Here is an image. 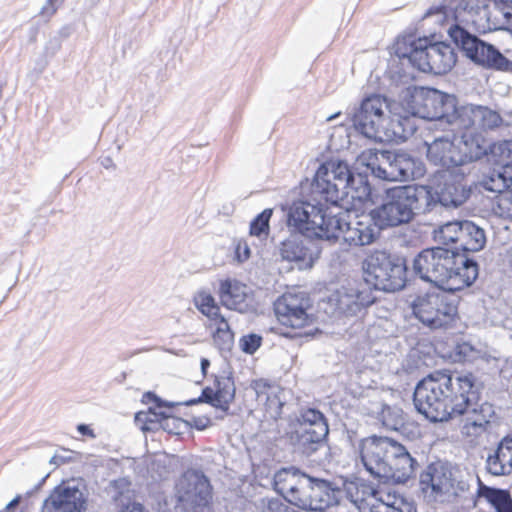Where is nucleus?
Returning a JSON list of instances; mask_svg holds the SVG:
<instances>
[{
	"mask_svg": "<svg viewBox=\"0 0 512 512\" xmlns=\"http://www.w3.org/2000/svg\"><path fill=\"white\" fill-rule=\"evenodd\" d=\"M388 489H375L373 486L362 483L359 491V502H356L355 508L358 510L369 508L376 512L380 504V494L387 493Z\"/></svg>",
	"mask_w": 512,
	"mask_h": 512,
	"instance_id": "42",
	"label": "nucleus"
},
{
	"mask_svg": "<svg viewBox=\"0 0 512 512\" xmlns=\"http://www.w3.org/2000/svg\"><path fill=\"white\" fill-rule=\"evenodd\" d=\"M486 244V234L483 228L472 221L463 220L459 239V250L478 252Z\"/></svg>",
	"mask_w": 512,
	"mask_h": 512,
	"instance_id": "29",
	"label": "nucleus"
},
{
	"mask_svg": "<svg viewBox=\"0 0 512 512\" xmlns=\"http://www.w3.org/2000/svg\"><path fill=\"white\" fill-rule=\"evenodd\" d=\"M142 416L145 417L147 424L143 427L144 430H153L159 427L169 434L178 435L182 432V429L186 427V422L181 418L166 415L163 412L157 414L150 411L147 414H138L136 420L140 421Z\"/></svg>",
	"mask_w": 512,
	"mask_h": 512,
	"instance_id": "30",
	"label": "nucleus"
},
{
	"mask_svg": "<svg viewBox=\"0 0 512 512\" xmlns=\"http://www.w3.org/2000/svg\"><path fill=\"white\" fill-rule=\"evenodd\" d=\"M341 218L328 213L320 203L298 201L288 212V226L308 238L333 241L338 239Z\"/></svg>",
	"mask_w": 512,
	"mask_h": 512,
	"instance_id": "8",
	"label": "nucleus"
},
{
	"mask_svg": "<svg viewBox=\"0 0 512 512\" xmlns=\"http://www.w3.org/2000/svg\"><path fill=\"white\" fill-rule=\"evenodd\" d=\"M234 397L235 385L233 380L230 377H219L215 380V389L209 387L205 388L200 399L192 400L188 404L204 401L221 409L223 412H227Z\"/></svg>",
	"mask_w": 512,
	"mask_h": 512,
	"instance_id": "25",
	"label": "nucleus"
},
{
	"mask_svg": "<svg viewBox=\"0 0 512 512\" xmlns=\"http://www.w3.org/2000/svg\"><path fill=\"white\" fill-rule=\"evenodd\" d=\"M194 302L200 312L206 315L209 319L218 321V319L222 317L219 313L220 308L217 306L214 298L210 294L200 292L195 296Z\"/></svg>",
	"mask_w": 512,
	"mask_h": 512,
	"instance_id": "44",
	"label": "nucleus"
},
{
	"mask_svg": "<svg viewBox=\"0 0 512 512\" xmlns=\"http://www.w3.org/2000/svg\"><path fill=\"white\" fill-rule=\"evenodd\" d=\"M88 489L84 481L71 480L54 488L42 505V512H85Z\"/></svg>",
	"mask_w": 512,
	"mask_h": 512,
	"instance_id": "16",
	"label": "nucleus"
},
{
	"mask_svg": "<svg viewBox=\"0 0 512 512\" xmlns=\"http://www.w3.org/2000/svg\"><path fill=\"white\" fill-rule=\"evenodd\" d=\"M401 106L411 116L439 121L455 129L459 108L455 95L434 88H407L401 96Z\"/></svg>",
	"mask_w": 512,
	"mask_h": 512,
	"instance_id": "7",
	"label": "nucleus"
},
{
	"mask_svg": "<svg viewBox=\"0 0 512 512\" xmlns=\"http://www.w3.org/2000/svg\"><path fill=\"white\" fill-rule=\"evenodd\" d=\"M386 153L387 150L368 149L360 154L358 162L360 165L366 166L375 177L382 179Z\"/></svg>",
	"mask_w": 512,
	"mask_h": 512,
	"instance_id": "41",
	"label": "nucleus"
},
{
	"mask_svg": "<svg viewBox=\"0 0 512 512\" xmlns=\"http://www.w3.org/2000/svg\"><path fill=\"white\" fill-rule=\"evenodd\" d=\"M353 182V174L346 162L330 160L318 168L312 183V193L326 202L337 204L348 196Z\"/></svg>",
	"mask_w": 512,
	"mask_h": 512,
	"instance_id": "12",
	"label": "nucleus"
},
{
	"mask_svg": "<svg viewBox=\"0 0 512 512\" xmlns=\"http://www.w3.org/2000/svg\"><path fill=\"white\" fill-rule=\"evenodd\" d=\"M395 54L422 72L445 74L457 60L455 49L445 42L431 43L426 37L416 39L413 35L399 37L395 43Z\"/></svg>",
	"mask_w": 512,
	"mask_h": 512,
	"instance_id": "5",
	"label": "nucleus"
},
{
	"mask_svg": "<svg viewBox=\"0 0 512 512\" xmlns=\"http://www.w3.org/2000/svg\"><path fill=\"white\" fill-rule=\"evenodd\" d=\"M473 405L468 409L465 421L461 427V433L467 437H478L487 431L490 419L494 416L493 405L484 402L476 407Z\"/></svg>",
	"mask_w": 512,
	"mask_h": 512,
	"instance_id": "27",
	"label": "nucleus"
},
{
	"mask_svg": "<svg viewBox=\"0 0 512 512\" xmlns=\"http://www.w3.org/2000/svg\"><path fill=\"white\" fill-rule=\"evenodd\" d=\"M456 353L459 356V360L471 361L476 351L469 343H462L456 347Z\"/></svg>",
	"mask_w": 512,
	"mask_h": 512,
	"instance_id": "51",
	"label": "nucleus"
},
{
	"mask_svg": "<svg viewBox=\"0 0 512 512\" xmlns=\"http://www.w3.org/2000/svg\"><path fill=\"white\" fill-rule=\"evenodd\" d=\"M339 115H340V112H338V113H336V114H334V115H331V116H329V117L327 118V121H331V120H333L334 118L338 117Z\"/></svg>",
	"mask_w": 512,
	"mask_h": 512,
	"instance_id": "62",
	"label": "nucleus"
},
{
	"mask_svg": "<svg viewBox=\"0 0 512 512\" xmlns=\"http://www.w3.org/2000/svg\"><path fill=\"white\" fill-rule=\"evenodd\" d=\"M448 34L465 56L478 65L494 69L498 59L503 60L501 52L492 44L481 40L459 25L451 26Z\"/></svg>",
	"mask_w": 512,
	"mask_h": 512,
	"instance_id": "17",
	"label": "nucleus"
},
{
	"mask_svg": "<svg viewBox=\"0 0 512 512\" xmlns=\"http://www.w3.org/2000/svg\"><path fill=\"white\" fill-rule=\"evenodd\" d=\"M433 14V12L430 10L429 12H427L426 16H431Z\"/></svg>",
	"mask_w": 512,
	"mask_h": 512,
	"instance_id": "63",
	"label": "nucleus"
},
{
	"mask_svg": "<svg viewBox=\"0 0 512 512\" xmlns=\"http://www.w3.org/2000/svg\"><path fill=\"white\" fill-rule=\"evenodd\" d=\"M110 491L112 493V498L115 501H120L130 492V482L126 478H119L114 480L110 484Z\"/></svg>",
	"mask_w": 512,
	"mask_h": 512,
	"instance_id": "49",
	"label": "nucleus"
},
{
	"mask_svg": "<svg viewBox=\"0 0 512 512\" xmlns=\"http://www.w3.org/2000/svg\"><path fill=\"white\" fill-rule=\"evenodd\" d=\"M63 3L64 0H45L39 11V16L46 20L51 19L56 14L58 9L63 5Z\"/></svg>",
	"mask_w": 512,
	"mask_h": 512,
	"instance_id": "50",
	"label": "nucleus"
},
{
	"mask_svg": "<svg viewBox=\"0 0 512 512\" xmlns=\"http://www.w3.org/2000/svg\"><path fill=\"white\" fill-rule=\"evenodd\" d=\"M502 59H498L494 69L512 73V61L508 60L504 55H502Z\"/></svg>",
	"mask_w": 512,
	"mask_h": 512,
	"instance_id": "53",
	"label": "nucleus"
},
{
	"mask_svg": "<svg viewBox=\"0 0 512 512\" xmlns=\"http://www.w3.org/2000/svg\"><path fill=\"white\" fill-rule=\"evenodd\" d=\"M462 221H449L439 225L433 231L434 240L441 245L455 244L454 251L459 250V239Z\"/></svg>",
	"mask_w": 512,
	"mask_h": 512,
	"instance_id": "38",
	"label": "nucleus"
},
{
	"mask_svg": "<svg viewBox=\"0 0 512 512\" xmlns=\"http://www.w3.org/2000/svg\"><path fill=\"white\" fill-rule=\"evenodd\" d=\"M175 497L189 512H213V488L199 469H187L175 484Z\"/></svg>",
	"mask_w": 512,
	"mask_h": 512,
	"instance_id": "13",
	"label": "nucleus"
},
{
	"mask_svg": "<svg viewBox=\"0 0 512 512\" xmlns=\"http://www.w3.org/2000/svg\"><path fill=\"white\" fill-rule=\"evenodd\" d=\"M195 427L199 430H203L210 425V420L207 418H196L194 419Z\"/></svg>",
	"mask_w": 512,
	"mask_h": 512,
	"instance_id": "56",
	"label": "nucleus"
},
{
	"mask_svg": "<svg viewBox=\"0 0 512 512\" xmlns=\"http://www.w3.org/2000/svg\"><path fill=\"white\" fill-rule=\"evenodd\" d=\"M486 16L490 30H506L512 35V8L494 5Z\"/></svg>",
	"mask_w": 512,
	"mask_h": 512,
	"instance_id": "39",
	"label": "nucleus"
},
{
	"mask_svg": "<svg viewBox=\"0 0 512 512\" xmlns=\"http://www.w3.org/2000/svg\"><path fill=\"white\" fill-rule=\"evenodd\" d=\"M380 504L376 512H417L413 501L388 489L387 493L380 494Z\"/></svg>",
	"mask_w": 512,
	"mask_h": 512,
	"instance_id": "35",
	"label": "nucleus"
},
{
	"mask_svg": "<svg viewBox=\"0 0 512 512\" xmlns=\"http://www.w3.org/2000/svg\"><path fill=\"white\" fill-rule=\"evenodd\" d=\"M431 196L424 186H396L386 190L382 204L373 215L380 228L409 223L415 214L429 212Z\"/></svg>",
	"mask_w": 512,
	"mask_h": 512,
	"instance_id": "4",
	"label": "nucleus"
},
{
	"mask_svg": "<svg viewBox=\"0 0 512 512\" xmlns=\"http://www.w3.org/2000/svg\"><path fill=\"white\" fill-rule=\"evenodd\" d=\"M482 186L491 192L500 193L512 186V165L494 167L482 180Z\"/></svg>",
	"mask_w": 512,
	"mask_h": 512,
	"instance_id": "32",
	"label": "nucleus"
},
{
	"mask_svg": "<svg viewBox=\"0 0 512 512\" xmlns=\"http://www.w3.org/2000/svg\"><path fill=\"white\" fill-rule=\"evenodd\" d=\"M102 165L106 168H115V164L113 163V160L109 157L102 160Z\"/></svg>",
	"mask_w": 512,
	"mask_h": 512,
	"instance_id": "59",
	"label": "nucleus"
},
{
	"mask_svg": "<svg viewBox=\"0 0 512 512\" xmlns=\"http://www.w3.org/2000/svg\"><path fill=\"white\" fill-rule=\"evenodd\" d=\"M413 271L421 280L455 292L476 280L478 265L454 250L435 247L422 250L414 258Z\"/></svg>",
	"mask_w": 512,
	"mask_h": 512,
	"instance_id": "2",
	"label": "nucleus"
},
{
	"mask_svg": "<svg viewBox=\"0 0 512 512\" xmlns=\"http://www.w3.org/2000/svg\"><path fill=\"white\" fill-rule=\"evenodd\" d=\"M272 214L273 210L270 208L264 209L258 214L250 224V234L257 237H266L269 233V222Z\"/></svg>",
	"mask_w": 512,
	"mask_h": 512,
	"instance_id": "45",
	"label": "nucleus"
},
{
	"mask_svg": "<svg viewBox=\"0 0 512 512\" xmlns=\"http://www.w3.org/2000/svg\"><path fill=\"white\" fill-rule=\"evenodd\" d=\"M359 451L361 462L374 478L404 483L414 473L415 459L403 445L388 437L362 439Z\"/></svg>",
	"mask_w": 512,
	"mask_h": 512,
	"instance_id": "3",
	"label": "nucleus"
},
{
	"mask_svg": "<svg viewBox=\"0 0 512 512\" xmlns=\"http://www.w3.org/2000/svg\"><path fill=\"white\" fill-rule=\"evenodd\" d=\"M365 281L377 290L395 292L406 284L405 260L384 251H374L363 261Z\"/></svg>",
	"mask_w": 512,
	"mask_h": 512,
	"instance_id": "9",
	"label": "nucleus"
},
{
	"mask_svg": "<svg viewBox=\"0 0 512 512\" xmlns=\"http://www.w3.org/2000/svg\"><path fill=\"white\" fill-rule=\"evenodd\" d=\"M385 159L382 180L408 181L424 174L422 163L405 152L387 151Z\"/></svg>",
	"mask_w": 512,
	"mask_h": 512,
	"instance_id": "21",
	"label": "nucleus"
},
{
	"mask_svg": "<svg viewBox=\"0 0 512 512\" xmlns=\"http://www.w3.org/2000/svg\"><path fill=\"white\" fill-rule=\"evenodd\" d=\"M431 196L429 201V211L438 204L443 207L457 208L461 206L470 196V189L465 185L455 181H444L439 183L436 188L424 186Z\"/></svg>",
	"mask_w": 512,
	"mask_h": 512,
	"instance_id": "23",
	"label": "nucleus"
},
{
	"mask_svg": "<svg viewBox=\"0 0 512 512\" xmlns=\"http://www.w3.org/2000/svg\"><path fill=\"white\" fill-rule=\"evenodd\" d=\"M503 124V118L488 106L466 103L459 105L455 129L462 133L482 135L479 131H493Z\"/></svg>",
	"mask_w": 512,
	"mask_h": 512,
	"instance_id": "18",
	"label": "nucleus"
},
{
	"mask_svg": "<svg viewBox=\"0 0 512 512\" xmlns=\"http://www.w3.org/2000/svg\"><path fill=\"white\" fill-rule=\"evenodd\" d=\"M389 103L386 97L373 94L364 98L349 113L356 132L373 141H383Z\"/></svg>",
	"mask_w": 512,
	"mask_h": 512,
	"instance_id": "11",
	"label": "nucleus"
},
{
	"mask_svg": "<svg viewBox=\"0 0 512 512\" xmlns=\"http://www.w3.org/2000/svg\"><path fill=\"white\" fill-rule=\"evenodd\" d=\"M479 494L485 497L497 512H512V498L506 490L480 485Z\"/></svg>",
	"mask_w": 512,
	"mask_h": 512,
	"instance_id": "40",
	"label": "nucleus"
},
{
	"mask_svg": "<svg viewBox=\"0 0 512 512\" xmlns=\"http://www.w3.org/2000/svg\"><path fill=\"white\" fill-rule=\"evenodd\" d=\"M209 365H210V362H209V360H208V359L203 358V359L201 360V370H202V372H203L204 374L206 373V370H207V368L209 367Z\"/></svg>",
	"mask_w": 512,
	"mask_h": 512,
	"instance_id": "60",
	"label": "nucleus"
},
{
	"mask_svg": "<svg viewBox=\"0 0 512 512\" xmlns=\"http://www.w3.org/2000/svg\"><path fill=\"white\" fill-rule=\"evenodd\" d=\"M77 430L82 435L89 436L91 438H95V434H94L93 430L86 424H79L77 426Z\"/></svg>",
	"mask_w": 512,
	"mask_h": 512,
	"instance_id": "55",
	"label": "nucleus"
},
{
	"mask_svg": "<svg viewBox=\"0 0 512 512\" xmlns=\"http://www.w3.org/2000/svg\"><path fill=\"white\" fill-rule=\"evenodd\" d=\"M415 130V124L410 116L393 114L391 117L387 116L384 139L405 141Z\"/></svg>",
	"mask_w": 512,
	"mask_h": 512,
	"instance_id": "33",
	"label": "nucleus"
},
{
	"mask_svg": "<svg viewBox=\"0 0 512 512\" xmlns=\"http://www.w3.org/2000/svg\"><path fill=\"white\" fill-rule=\"evenodd\" d=\"M20 500H21V496L20 495L16 496L13 500H11L6 505V510H10L12 508H15L20 503Z\"/></svg>",
	"mask_w": 512,
	"mask_h": 512,
	"instance_id": "58",
	"label": "nucleus"
},
{
	"mask_svg": "<svg viewBox=\"0 0 512 512\" xmlns=\"http://www.w3.org/2000/svg\"><path fill=\"white\" fill-rule=\"evenodd\" d=\"M50 463L55 464V465H60L63 463V459L60 456L55 455L50 459Z\"/></svg>",
	"mask_w": 512,
	"mask_h": 512,
	"instance_id": "61",
	"label": "nucleus"
},
{
	"mask_svg": "<svg viewBox=\"0 0 512 512\" xmlns=\"http://www.w3.org/2000/svg\"><path fill=\"white\" fill-rule=\"evenodd\" d=\"M383 425L390 430H398L404 423L403 411L397 407L385 406L381 412Z\"/></svg>",
	"mask_w": 512,
	"mask_h": 512,
	"instance_id": "46",
	"label": "nucleus"
},
{
	"mask_svg": "<svg viewBox=\"0 0 512 512\" xmlns=\"http://www.w3.org/2000/svg\"><path fill=\"white\" fill-rule=\"evenodd\" d=\"M494 211L500 217L512 219V189L498 193Z\"/></svg>",
	"mask_w": 512,
	"mask_h": 512,
	"instance_id": "47",
	"label": "nucleus"
},
{
	"mask_svg": "<svg viewBox=\"0 0 512 512\" xmlns=\"http://www.w3.org/2000/svg\"><path fill=\"white\" fill-rule=\"evenodd\" d=\"M411 309L415 318L432 330L451 327L457 316L455 301L445 292L418 295L411 302Z\"/></svg>",
	"mask_w": 512,
	"mask_h": 512,
	"instance_id": "10",
	"label": "nucleus"
},
{
	"mask_svg": "<svg viewBox=\"0 0 512 512\" xmlns=\"http://www.w3.org/2000/svg\"><path fill=\"white\" fill-rule=\"evenodd\" d=\"M479 398L480 390L472 374L436 372L417 384L413 401L417 411L428 420L444 422L464 415Z\"/></svg>",
	"mask_w": 512,
	"mask_h": 512,
	"instance_id": "1",
	"label": "nucleus"
},
{
	"mask_svg": "<svg viewBox=\"0 0 512 512\" xmlns=\"http://www.w3.org/2000/svg\"><path fill=\"white\" fill-rule=\"evenodd\" d=\"M250 248L246 242H239L236 247V256L239 261H246L250 257Z\"/></svg>",
	"mask_w": 512,
	"mask_h": 512,
	"instance_id": "52",
	"label": "nucleus"
},
{
	"mask_svg": "<svg viewBox=\"0 0 512 512\" xmlns=\"http://www.w3.org/2000/svg\"><path fill=\"white\" fill-rule=\"evenodd\" d=\"M346 213L336 214L341 218V231L339 236L350 246L370 245L379 237L383 228L377 224L376 218L371 210L368 214L357 215L351 220H346Z\"/></svg>",
	"mask_w": 512,
	"mask_h": 512,
	"instance_id": "19",
	"label": "nucleus"
},
{
	"mask_svg": "<svg viewBox=\"0 0 512 512\" xmlns=\"http://www.w3.org/2000/svg\"><path fill=\"white\" fill-rule=\"evenodd\" d=\"M450 131L452 139L442 136L427 144V158L432 164L451 169L486 155L488 146L483 135L453 131L451 127Z\"/></svg>",
	"mask_w": 512,
	"mask_h": 512,
	"instance_id": "6",
	"label": "nucleus"
},
{
	"mask_svg": "<svg viewBox=\"0 0 512 512\" xmlns=\"http://www.w3.org/2000/svg\"><path fill=\"white\" fill-rule=\"evenodd\" d=\"M309 484V475L295 467L282 468L274 474L273 487L288 503L298 506L301 494Z\"/></svg>",
	"mask_w": 512,
	"mask_h": 512,
	"instance_id": "22",
	"label": "nucleus"
},
{
	"mask_svg": "<svg viewBox=\"0 0 512 512\" xmlns=\"http://www.w3.org/2000/svg\"><path fill=\"white\" fill-rule=\"evenodd\" d=\"M328 433V423L323 413L309 408L297 417L290 439L303 454L311 455L323 445Z\"/></svg>",
	"mask_w": 512,
	"mask_h": 512,
	"instance_id": "14",
	"label": "nucleus"
},
{
	"mask_svg": "<svg viewBox=\"0 0 512 512\" xmlns=\"http://www.w3.org/2000/svg\"><path fill=\"white\" fill-rule=\"evenodd\" d=\"M309 297L303 293H285L274 303V311L279 322L291 328H302L312 322L307 313Z\"/></svg>",
	"mask_w": 512,
	"mask_h": 512,
	"instance_id": "20",
	"label": "nucleus"
},
{
	"mask_svg": "<svg viewBox=\"0 0 512 512\" xmlns=\"http://www.w3.org/2000/svg\"><path fill=\"white\" fill-rule=\"evenodd\" d=\"M420 485L425 493L432 495L449 493L453 488L451 473L442 466H429L420 476Z\"/></svg>",
	"mask_w": 512,
	"mask_h": 512,
	"instance_id": "28",
	"label": "nucleus"
},
{
	"mask_svg": "<svg viewBox=\"0 0 512 512\" xmlns=\"http://www.w3.org/2000/svg\"><path fill=\"white\" fill-rule=\"evenodd\" d=\"M339 486L337 479L327 480L309 475V484L301 494L298 508L315 512H338Z\"/></svg>",
	"mask_w": 512,
	"mask_h": 512,
	"instance_id": "15",
	"label": "nucleus"
},
{
	"mask_svg": "<svg viewBox=\"0 0 512 512\" xmlns=\"http://www.w3.org/2000/svg\"><path fill=\"white\" fill-rule=\"evenodd\" d=\"M508 450L499 443L493 454L486 460L487 470L494 476L509 475L512 473V457Z\"/></svg>",
	"mask_w": 512,
	"mask_h": 512,
	"instance_id": "37",
	"label": "nucleus"
},
{
	"mask_svg": "<svg viewBox=\"0 0 512 512\" xmlns=\"http://www.w3.org/2000/svg\"><path fill=\"white\" fill-rule=\"evenodd\" d=\"M509 262H510V266L512 268V253H511V257H510V261Z\"/></svg>",
	"mask_w": 512,
	"mask_h": 512,
	"instance_id": "64",
	"label": "nucleus"
},
{
	"mask_svg": "<svg viewBox=\"0 0 512 512\" xmlns=\"http://www.w3.org/2000/svg\"><path fill=\"white\" fill-rule=\"evenodd\" d=\"M501 445L508 450V455L512 458V436L504 438L501 442Z\"/></svg>",
	"mask_w": 512,
	"mask_h": 512,
	"instance_id": "57",
	"label": "nucleus"
},
{
	"mask_svg": "<svg viewBox=\"0 0 512 512\" xmlns=\"http://www.w3.org/2000/svg\"><path fill=\"white\" fill-rule=\"evenodd\" d=\"M262 344V337L258 334L251 333L240 338L239 345L241 350L249 355L254 354Z\"/></svg>",
	"mask_w": 512,
	"mask_h": 512,
	"instance_id": "48",
	"label": "nucleus"
},
{
	"mask_svg": "<svg viewBox=\"0 0 512 512\" xmlns=\"http://www.w3.org/2000/svg\"><path fill=\"white\" fill-rule=\"evenodd\" d=\"M220 300L228 309L245 313L253 309V298L245 284L232 279L220 283Z\"/></svg>",
	"mask_w": 512,
	"mask_h": 512,
	"instance_id": "24",
	"label": "nucleus"
},
{
	"mask_svg": "<svg viewBox=\"0 0 512 512\" xmlns=\"http://www.w3.org/2000/svg\"><path fill=\"white\" fill-rule=\"evenodd\" d=\"M255 390L258 396L263 393L266 394L265 410L269 417L274 420L280 418L282 415L283 406L285 405V392L279 387H266L265 384H261L260 382H256Z\"/></svg>",
	"mask_w": 512,
	"mask_h": 512,
	"instance_id": "31",
	"label": "nucleus"
},
{
	"mask_svg": "<svg viewBox=\"0 0 512 512\" xmlns=\"http://www.w3.org/2000/svg\"><path fill=\"white\" fill-rule=\"evenodd\" d=\"M302 236L292 234L284 240L279 247V254L283 260L301 262L310 255L309 249L305 246Z\"/></svg>",
	"mask_w": 512,
	"mask_h": 512,
	"instance_id": "34",
	"label": "nucleus"
},
{
	"mask_svg": "<svg viewBox=\"0 0 512 512\" xmlns=\"http://www.w3.org/2000/svg\"><path fill=\"white\" fill-rule=\"evenodd\" d=\"M119 512H145V509L140 503H129L123 507Z\"/></svg>",
	"mask_w": 512,
	"mask_h": 512,
	"instance_id": "54",
	"label": "nucleus"
},
{
	"mask_svg": "<svg viewBox=\"0 0 512 512\" xmlns=\"http://www.w3.org/2000/svg\"><path fill=\"white\" fill-rule=\"evenodd\" d=\"M362 482L349 480L347 478H337V485L339 486V503L338 512H350L349 505L355 507L356 502H359V491Z\"/></svg>",
	"mask_w": 512,
	"mask_h": 512,
	"instance_id": "36",
	"label": "nucleus"
},
{
	"mask_svg": "<svg viewBox=\"0 0 512 512\" xmlns=\"http://www.w3.org/2000/svg\"><path fill=\"white\" fill-rule=\"evenodd\" d=\"M375 300L368 288L342 287L338 291L337 307L347 315H356L363 308L371 305Z\"/></svg>",
	"mask_w": 512,
	"mask_h": 512,
	"instance_id": "26",
	"label": "nucleus"
},
{
	"mask_svg": "<svg viewBox=\"0 0 512 512\" xmlns=\"http://www.w3.org/2000/svg\"><path fill=\"white\" fill-rule=\"evenodd\" d=\"M217 325L213 334L215 345L221 350H229L234 342V334L231 331L228 322L224 317L214 321Z\"/></svg>",
	"mask_w": 512,
	"mask_h": 512,
	"instance_id": "43",
	"label": "nucleus"
}]
</instances>
